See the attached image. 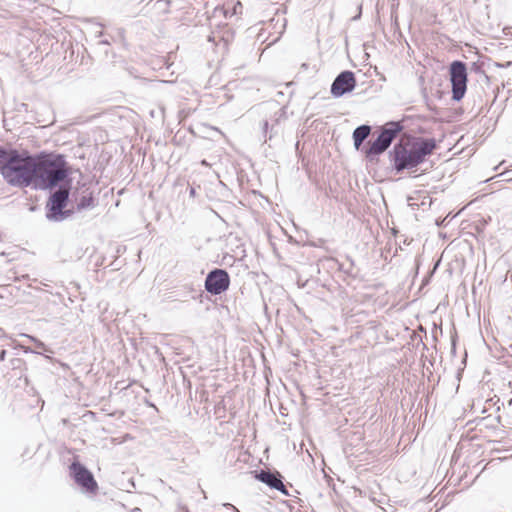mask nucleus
Masks as SVG:
<instances>
[{
  "label": "nucleus",
  "instance_id": "2",
  "mask_svg": "<svg viewBox=\"0 0 512 512\" xmlns=\"http://www.w3.org/2000/svg\"><path fill=\"white\" fill-rule=\"evenodd\" d=\"M69 168L63 155H36V175L33 186L51 189L68 177Z\"/></svg>",
  "mask_w": 512,
  "mask_h": 512
},
{
  "label": "nucleus",
  "instance_id": "12",
  "mask_svg": "<svg viewBox=\"0 0 512 512\" xmlns=\"http://www.w3.org/2000/svg\"><path fill=\"white\" fill-rule=\"evenodd\" d=\"M371 127L368 125H361L353 132L354 145L358 149L363 141L369 136Z\"/></svg>",
  "mask_w": 512,
  "mask_h": 512
},
{
  "label": "nucleus",
  "instance_id": "10",
  "mask_svg": "<svg viewBox=\"0 0 512 512\" xmlns=\"http://www.w3.org/2000/svg\"><path fill=\"white\" fill-rule=\"evenodd\" d=\"M257 478L267 484L270 488L276 489L283 493L284 495H288L286 486L283 484L281 480V475L279 473H273L270 471H264L262 470L258 475Z\"/></svg>",
  "mask_w": 512,
  "mask_h": 512
},
{
  "label": "nucleus",
  "instance_id": "13",
  "mask_svg": "<svg viewBox=\"0 0 512 512\" xmlns=\"http://www.w3.org/2000/svg\"><path fill=\"white\" fill-rule=\"evenodd\" d=\"M14 149H6L0 146V174L3 175L4 167L8 165Z\"/></svg>",
  "mask_w": 512,
  "mask_h": 512
},
{
  "label": "nucleus",
  "instance_id": "3",
  "mask_svg": "<svg viewBox=\"0 0 512 512\" xmlns=\"http://www.w3.org/2000/svg\"><path fill=\"white\" fill-rule=\"evenodd\" d=\"M36 155L27 151L13 150L8 165L4 167L3 179L13 187L26 188L35 182Z\"/></svg>",
  "mask_w": 512,
  "mask_h": 512
},
{
  "label": "nucleus",
  "instance_id": "18",
  "mask_svg": "<svg viewBox=\"0 0 512 512\" xmlns=\"http://www.w3.org/2000/svg\"><path fill=\"white\" fill-rule=\"evenodd\" d=\"M195 194V189L194 188H191L190 190V195L193 196Z\"/></svg>",
  "mask_w": 512,
  "mask_h": 512
},
{
  "label": "nucleus",
  "instance_id": "4",
  "mask_svg": "<svg viewBox=\"0 0 512 512\" xmlns=\"http://www.w3.org/2000/svg\"><path fill=\"white\" fill-rule=\"evenodd\" d=\"M402 129L403 127L400 122L387 123L378 137L371 143L370 148L367 151V156L383 153L391 145L392 141Z\"/></svg>",
  "mask_w": 512,
  "mask_h": 512
},
{
  "label": "nucleus",
  "instance_id": "14",
  "mask_svg": "<svg viewBox=\"0 0 512 512\" xmlns=\"http://www.w3.org/2000/svg\"><path fill=\"white\" fill-rule=\"evenodd\" d=\"M30 339L36 342V345H37L38 348L45 349L44 343H42L40 341H36L33 337H30Z\"/></svg>",
  "mask_w": 512,
  "mask_h": 512
},
{
  "label": "nucleus",
  "instance_id": "1",
  "mask_svg": "<svg viewBox=\"0 0 512 512\" xmlns=\"http://www.w3.org/2000/svg\"><path fill=\"white\" fill-rule=\"evenodd\" d=\"M435 148L436 141L432 138H421L412 143L400 141L390 152L393 167L397 172L417 167Z\"/></svg>",
  "mask_w": 512,
  "mask_h": 512
},
{
  "label": "nucleus",
  "instance_id": "11",
  "mask_svg": "<svg viewBox=\"0 0 512 512\" xmlns=\"http://www.w3.org/2000/svg\"><path fill=\"white\" fill-rule=\"evenodd\" d=\"M76 205L79 210L88 209L94 206V199L92 193L85 189L79 196L76 197Z\"/></svg>",
  "mask_w": 512,
  "mask_h": 512
},
{
  "label": "nucleus",
  "instance_id": "17",
  "mask_svg": "<svg viewBox=\"0 0 512 512\" xmlns=\"http://www.w3.org/2000/svg\"><path fill=\"white\" fill-rule=\"evenodd\" d=\"M267 129H268V122H267V121H265V122L263 123V130H264V132H267Z\"/></svg>",
  "mask_w": 512,
  "mask_h": 512
},
{
  "label": "nucleus",
  "instance_id": "8",
  "mask_svg": "<svg viewBox=\"0 0 512 512\" xmlns=\"http://www.w3.org/2000/svg\"><path fill=\"white\" fill-rule=\"evenodd\" d=\"M70 470L75 482L88 493H96L98 484L94 479L93 474L82 464L73 462Z\"/></svg>",
  "mask_w": 512,
  "mask_h": 512
},
{
  "label": "nucleus",
  "instance_id": "5",
  "mask_svg": "<svg viewBox=\"0 0 512 512\" xmlns=\"http://www.w3.org/2000/svg\"><path fill=\"white\" fill-rule=\"evenodd\" d=\"M450 81L452 85V98L460 101L467 90V69L462 61H454L450 65Z\"/></svg>",
  "mask_w": 512,
  "mask_h": 512
},
{
  "label": "nucleus",
  "instance_id": "20",
  "mask_svg": "<svg viewBox=\"0 0 512 512\" xmlns=\"http://www.w3.org/2000/svg\"><path fill=\"white\" fill-rule=\"evenodd\" d=\"M202 164L203 165H208L207 162L205 160L202 161Z\"/></svg>",
  "mask_w": 512,
  "mask_h": 512
},
{
  "label": "nucleus",
  "instance_id": "16",
  "mask_svg": "<svg viewBox=\"0 0 512 512\" xmlns=\"http://www.w3.org/2000/svg\"><path fill=\"white\" fill-rule=\"evenodd\" d=\"M157 4H159V5H162V4H164V5H168V4H169V1H162V0H158V1H157Z\"/></svg>",
  "mask_w": 512,
  "mask_h": 512
},
{
  "label": "nucleus",
  "instance_id": "9",
  "mask_svg": "<svg viewBox=\"0 0 512 512\" xmlns=\"http://www.w3.org/2000/svg\"><path fill=\"white\" fill-rule=\"evenodd\" d=\"M355 86L356 79L354 73L351 71H343L334 79L331 85V94L338 98L351 92Z\"/></svg>",
  "mask_w": 512,
  "mask_h": 512
},
{
  "label": "nucleus",
  "instance_id": "6",
  "mask_svg": "<svg viewBox=\"0 0 512 512\" xmlns=\"http://www.w3.org/2000/svg\"><path fill=\"white\" fill-rule=\"evenodd\" d=\"M68 197L69 190L64 187H60L52 194L47 205L49 207V212L47 213L49 220L61 221L68 216L69 211H63L67 204Z\"/></svg>",
  "mask_w": 512,
  "mask_h": 512
},
{
  "label": "nucleus",
  "instance_id": "7",
  "mask_svg": "<svg viewBox=\"0 0 512 512\" xmlns=\"http://www.w3.org/2000/svg\"><path fill=\"white\" fill-rule=\"evenodd\" d=\"M230 285V277L224 269H214L210 271L205 279V289L213 295H219L225 292Z\"/></svg>",
  "mask_w": 512,
  "mask_h": 512
},
{
  "label": "nucleus",
  "instance_id": "15",
  "mask_svg": "<svg viewBox=\"0 0 512 512\" xmlns=\"http://www.w3.org/2000/svg\"><path fill=\"white\" fill-rule=\"evenodd\" d=\"M5 355H6V351L5 350H2L0 352V361H3L5 359Z\"/></svg>",
  "mask_w": 512,
  "mask_h": 512
},
{
  "label": "nucleus",
  "instance_id": "19",
  "mask_svg": "<svg viewBox=\"0 0 512 512\" xmlns=\"http://www.w3.org/2000/svg\"><path fill=\"white\" fill-rule=\"evenodd\" d=\"M359 13H361V11H360ZM359 17H360V14H358L357 16H355L353 19H354V20H356V19H358Z\"/></svg>",
  "mask_w": 512,
  "mask_h": 512
}]
</instances>
